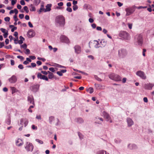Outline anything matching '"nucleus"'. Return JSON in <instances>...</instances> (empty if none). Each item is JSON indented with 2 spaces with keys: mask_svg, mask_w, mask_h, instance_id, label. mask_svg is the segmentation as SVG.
Segmentation results:
<instances>
[{
  "mask_svg": "<svg viewBox=\"0 0 154 154\" xmlns=\"http://www.w3.org/2000/svg\"><path fill=\"white\" fill-rule=\"evenodd\" d=\"M87 91L89 92L91 94L94 91L93 89L91 87H90L87 90Z\"/></svg>",
  "mask_w": 154,
  "mask_h": 154,
  "instance_id": "nucleus-27",
  "label": "nucleus"
},
{
  "mask_svg": "<svg viewBox=\"0 0 154 154\" xmlns=\"http://www.w3.org/2000/svg\"><path fill=\"white\" fill-rule=\"evenodd\" d=\"M20 124L22 125H23V123L24 125V126L26 127L28 124V122L27 120V119H20Z\"/></svg>",
  "mask_w": 154,
  "mask_h": 154,
  "instance_id": "nucleus-11",
  "label": "nucleus"
},
{
  "mask_svg": "<svg viewBox=\"0 0 154 154\" xmlns=\"http://www.w3.org/2000/svg\"><path fill=\"white\" fill-rule=\"evenodd\" d=\"M46 12V11L45 10V9L44 8V6L43 5H41V8L39 11V14L40 13L42 12Z\"/></svg>",
  "mask_w": 154,
  "mask_h": 154,
  "instance_id": "nucleus-22",
  "label": "nucleus"
},
{
  "mask_svg": "<svg viewBox=\"0 0 154 154\" xmlns=\"http://www.w3.org/2000/svg\"><path fill=\"white\" fill-rule=\"evenodd\" d=\"M27 35L29 38H31L33 37L35 35L34 31L32 29L29 30L28 32Z\"/></svg>",
  "mask_w": 154,
  "mask_h": 154,
  "instance_id": "nucleus-16",
  "label": "nucleus"
},
{
  "mask_svg": "<svg viewBox=\"0 0 154 154\" xmlns=\"http://www.w3.org/2000/svg\"><path fill=\"white\" fill-rule=\"evenodd\" d=\"M31 65L32 67H34L36 66V65L35 63H31Z\"/></svg>",
  "mask_w": 154,
  "mask_h": 154,
  "instance_id": "nucleus-54",
  "label": "nucleus"
},
{
  "mask_svg": "<svg viewBox=\"0 0 154 154\" xmlns=\"http://www.w3.org/2000/svg\"><path fill=\"white\" fill-rule=\"evenodd\" d=\"M8 80L11 83H14L17 81V78L16 76L13 75Z\"/></svg>",
  "mask_w": 154,
  "mask_h": 154,
  "instance_id": "nucleus-10",
  "label": "nucleus"
},
{
  "mask_svg": "<svg viewBox=\"0 0 154 154\" xmlns=\"http://www.w3.org/2000/svg\"><path fill=\"white\" fill-rule=\"evenodd\" d=\"M119 36L125 39H128L129 38V34L125 31H121L119 34Z\"/></svg>",
  "mask_w": 154,
  "mask_h": 154,
  "instance_id": "nucleus-5",
  "label": "nucleus"
},
{
  "mask_svg": "<svg viewBox=\"0 0 154 154\" xmlns=\"http://www.w3.org/2000/svg\"><path fill=\"white\" fill-rule=\"evenodd\" d=\"M106 42L104 40H102L99 42V46L100 47L102 48L104 47L106 45Z\"/></svg>",
  "mask_w": 154,
  "mask_h": 154,
  "instance_id": "nucleus-19",
  "label": "nucleus"
},
{
  "mask_svg": "<svg viewBox=\"0 0 154 154\" xmlns=\"http://www.w3.org/2000/svg\"><path fill=\"white\" fill-rule=\"evenodd\" d=\"M75 52L77 53H79L81 51V48L78 45L75 46L74 47Z\"/></svg>",
  "mask_w": 154,
  "mask_h": 154,
  "instance_id": "nucleus-20",
  "label": "nucleus"
},
{
  "mask_svg": "<svg viewBox=\"0 0 154 154\" xmlns=\"http://www.w3.org/2000/svg\"><path fill=\"white\" fill-rule=\"evenodd\" d=\"M39 88V86L37 85H35L32 86L30 87V89L33 92L37 91Z\"/></svg>",
  "mask_w": 154,
  "mask_h": 154,
  "instance_id": "nucleus-13",
  "label": "nucleus"
},
{
  "mask_svg": "<svg viewBox=\"0 0 154 154\" xmlns=\"http://www.w3.org/2000/svg\"><path fill=\"white\" fill-rule=\"evenodd\" d=\"M28 101L30 103L33 105H35L34 99L32 96H30L28 97Z\"/></svg>",
  "mask_w": 154,
  "mask_h": 154,
  "instance_id": "nucleus-14",
  "label": "nucleus"
},
{
  "mask_svg": "<svg viewBox=\"0 0 154 154\" xmlns=\"http://www.w3.org/2000/svg\"><path fill=\"white\" fill-rule=\"evenodd\" d=\"M57 73L60 76H62L63 75V73H62V72L61 71H57Z\"/></svg>",
  "mask_w": 154,
  "mask_h": 154,
  "instance_id": "nucleus-51",
  "label": "nucleus"
},
{
  "mask_svg": "<svg viewBox=\"0 0 154 154\" xmlns=\"http://www.w3.org/2000/svg\"><path fill=\"white\" fill-rule=\"evenodd\" d=\"M136 75L140 77L141 79H146V76L144 72L141 71H138L136 72Z\"/></svg>",
  "mask_w": 154,
  "mask_h": 154,
  "instance_id": "nucleus-7",
  "label": "nucleus"
},
{
  "mask_svg": "<svg viewBox=\"0 0 154 154\" xmlns=\"http://www.w3.org/2000/svg\"><path fill=\"white\" fill-rule=\"evenodd\" d=\"M18 67L20 69H23V66L22 64H20L18 66Z\"/></svg>",
  "mask_w": 154,
  "mask_h": 154,
  "instance_id": "nucleus-50",
  "label": "nucleus"
},
{
  "mask_svg": "<svg viewBox=\"0 0 154 154\" xmlns=\"http://www.w3.org/2000/svg\"><path fill=\"white\" fill-rule=\"evenodd\" d=\"M135 39L140 46H142L143 43V38L142 35L140 34L137 35L135 36Z\"/></svg>",
  "mask_w": 154,
  "mask_h": 154,
  "instance_id": "nucleus-3",
  "label": "nucleus"
},
{
  "mask_svg": "<svg viewBox=\"0 0 154 154\" xmlns=\"http://www.w3.org/2000/svg\"><path fill=\"white\" fill-rule=\"evenodd\" d=\"M17 2V0H12L11 4L12 5H14Z\"/></svg>",
  "mask_w": 154,
  "mask_h": 154,
  "instance_id": "nucleus-39",
  "label": "nucleus"
},
{
  "mask_svg": "<svg viewBox=\"0 0 154 154\" xmlns=\"http://www.w3.org/2000/svg\"><path fill=\"white\" fill-rule=\"evenodd\" d=\"M109 78L115 81H119L121 80L122 78L119 75L112 73L109 75Z\"/></svg>",
  "mask_w": 154,
  "mask_h": 154,
  "instance_id": "nucleus-2",
  "label": "nucleus"
},
{
  "mask_svg": "<svg viewBox=\"0 0 154 154\" xmlns=\"http://www.w3.org/2000/svg\"><path fill=\"white\" fill-rule=\"evenodd\" d=\"M95 87L97 88H99L101 87V85L99 84H95Z\"/></svg>",
  "mask_w": 154,
  "mask_h": 154,
  "instance_id": "nucleus-41",
  "label": "nucleus"
},
{
  "mask_svg": "<svg viewBox=\"0 0 154 154\" xmlns=\"http://www.w3.org/2000/svg\"><path fill=\"white\" fill-rule=\"evenodd\" d=\"M24 10L26 11V13H28L29 12L28 8L26 6H25L23 8Z\"/></svg>",
  "mask_w": 154,
  "mask_h": 154,
  "instance_id": "nucleus-33",
  "label": "nucleus"
},
{
  "mask_svg": "<svg viewBox=\"0 0 154 154\" xmlns=\"http://www.w3.org/2000/svg\"><path fill=\"white\" fill-rule=\"evenodd\" d=\"M78 8V7L77 5H73V9L74 11H76Z\"/></svg>",
  "mask_w": 154,
  "mask_h": 154,
  "instance_id": "nucleus-37",
  "label": "nucleus"
},
{
  "mask_svg": "<svg viewBox=\"0 0 154 154\" xmlns=\"http://www.w3.org/2000/svg\"><path fill=\"white\" fill-rule=\"evenodd\" d=\"M28 24L29 25V26L31 28H32L33 27V26L32 24L30 22H28Z\"/></svg>",
  "mask_w": 154,
  "mask_h": 154,
  "instance_id": "nucleus-59",
  "label": "nucleus"
},
{
  "mask_svg": "<svg viewBox=\"0 0 154 154\" xmlns=\"http://www.w3.org/2000/svg\"><path fill=\"white\" fill-rule=\"evenodd\" d=\"M97 154H104L103 150H100L97 152Z\"/></svg>",
  "mask_w": 154,
  "mask_h": 154,
  "instance_id": "nucleus-42",
  "label": "nucleus"
},
{
  "mask_svg": "<svg viewBox=\"0 0 154 154\" xmlns=\"http://www.w3.org/2000/svg\"><path fill=\"white\" fill-rule=\"evenodd\" d=\"M36 63L38 65H41L42 64V62L41 61L39 60L37 61L36 62Z\"/></svg>",
  "mask_w": 154,
  "mask_h": 154,
  "instance_id": "nucleus-63",
  "label": "nucleus"
},
{
  "mask_svg": "<svg viewBox=\"0 0 154 154\" xmlns=\"http://www.w3.org/2000/svg\"><path fill=\"white\" fill-rule=\"evenodd\" d=\"M118 53L119 56L121 58L124 57L127 54V51L124 49H121L119 50Z\"/></svg>",
  "mask_w": 154,
  "mask_h": 154,
  "instance_id": "nucleus-6",
  "label": "nucleus"
},
{
  "mask_svg": "<svg viewBox=\"0 0 154 154\" xmlns=\"http://www.w3.org/2000/svg\"><path fill=\"white\" fill-rule=\"evenodd\" d=\"M30 10L31 11H35L36 10L35 8V7H34L33 5L31 4L30 5Z\"/></svg>",
  "mask_w": 154,
  "mask_h": 154,
  "instance_id": "nucleus-25",
  "label": "nucleus"
},
{
  "mask_svg": "<svg viewBox=\"0 0 154 154\" xmlns=\"http://www.w3.org/2000/svg\"><path fill=\"white\" fill-rule=\"evenodd\" d=\"M66 10L69 12H72V8H70V7H67V8H66Z\"/></svg>",
  "mask_w": 154,
  "mask_h": 154,
  "instance_id": "nucleus-38",
  "label": "nucleus"
},
{
  "mask_svg": "<svg viewBox=\"0 0 154 154\" xmlns=\"http://www.w3.org/2000/svg\"><path fill=\"white\" fill-rule=\"evenodd\" d=\"M43 75H42L41 73H38L37 74V77L40 79H41V78L42 77Z\"/></svg>",
  "mask_w": 154,
  "mask_h": 154,
  "instance_id": "nucleus-35",
  "label": "nucleus"
},
{
  "mask_svg": "<svg viewBox=\"0 0 154 154\" xmlns=\"http://www.w3.org/2000/svg\"><path fill=\"white\" fill-rule=\"evenodd\" d=\"M154 86V84L149 83L145 84L144 85V88L146 89L151 90Z\"/></svg>",
  "mask_w": 154,
  "mask_h": 154,
  "instance_id": "nucleus-9",
  "label": "nucleus"
},
{
  "mask_svg": "<svg viewBox=\"0 0 154 154\" xmlns=\"http://www.w3.org/2000/svg\"><path fill=\"white\" fill-rule=\"evenodd\" d=\"M5 20L6 21H9L10 18L9 17H6L5 18Z\"/></svg>",
  "mask_w": 154,
  "mask_h": 154,
  "instance_id": "nucleus-46",
  "label": "nucleus"
},
{
  "mask_svg": "<svg viewBox=\"0 0 154 154\" xmlns=\"http://www.w3.org/2000/svg\"><path fill=\"white\" fill-rule=\"evenodd\" d=\"M14 19L15 22H17V21L18 20V19L17 18V16L16 15H15L14 16Z\"/></svg>",
  "mask_w": 154,
  "mask_h": 154,
  "instance_id": "nucleus-44",
  "label": "nucleus"
},
{
  "mask_svg": "<svg viewBox=\"0 0 154 154\" xmlns=\"http://www.w3.org/2000/svg\"><path fill=\"white\" fill-rule=\"evenodd\" d=\"M1 31L3 33H5V29L3 28L0 29Z\"/></svg>",
  "mask_w": 154,
  "mask_h": 154,
  "instance_id": "nucleus-64",
  "label": "nucleus"
},
{
  "mask_svg": "<svg viewBox=\"0 0 154 154\" xmlns=\"http://www.w3.org/2000/svg\"><path fill=\"white\" fill-rule=\"evenodd\" d=\"M26 52H25V53L26 54H29L30 53V51L28 49H26Z\"/></svg>",
  "mask_w": 154,
  "mask_h": 154,
  "instance_id": "nucleus-43",
  "label": "nucleus"
},
{
  "mask_svg": "<svg viewBox=\"0 0 154 154\" xmlns=\"http://www.w3.org/2000/svg\"><path fill=\"white\" fill-rule=\"evenodd\" d=\"M49 70L50 71H51L52 72H54L55 71V70L54 68L53 67H51L49 68Z\"/></svg>",
  "mask_w": 154,
  "mask_h": 154,
  "instance_id": "nucleus-55",
  "label": "nucleus"
},
{
  "mask_svg": "<svg viewBox=\"0 0 154 154\" xmlns=\"http://www.w3.org/2000/svg\"><path fill=\"white\" fill-rule=\"evenodd\" d=\"M78 135L80 138V139H82L83 138V136L82 134L80 132H79L78 133Z\"/></svg>",
  "mask_w": 154,
  "mask_h": 154,
  "instance_id": "nucleus-49",
  "label": "nucleus"
},
{
  "mask_svg": "<svg viewBox=\"0 0 154 154\" xmlns=\"http://www.w3.org/2000/svg\"><path fill=\"white\" fill-rule=\"evenodd\" d=\"M4 46V42H0V48H2Z\"/></svg>",
  "mask_w": 154,
  "mask_h": 154,
  "instance_id": "nucleus-48",
  "label": "nucleus"
},
{
  "mask_svg": "<svg viewBox=\"0 0 154 154\" xmlns=\"http://www.w3.org/2000/svg\"><path fill=\"white\" fill-rule=\"evenodd\" d=\"M24 17V15L23 14H20L19 15V17L21 19H23Z\"/></svg>",
  "mask_w": 154,
  "mask_h": 154,
  "instance_id": "nucleus-47",
  "label": "nucleus"
},
{
  "mask_svg": "<svg viewBox=\"0 0 154 154\" xmlns=\"http://www.w3.org/2000/svg\"><path fill=\"white\" fill-rule=\"evenodd\" d=\"M60 39L62 42L65 43H68L69 42L68 38L64 35L61 36L60 37Z\"/></svg>",
  "mask_w": 154,
  "mask_h": 154,
  "instance_id": "nucleus-12",
  "label": "nucleus"
},
{
  "mask_svg": "<svg viewBox=\"0 0 154 154\" xmlns=\"http://www.w3.org/2000/svg\"><path fill=\"white\" fill-rule=\"evenodd\" d=\"M94 78L96 79L98 81L101 82L102 81V80L100 78H99L97 75H94Z\"/></svg>",
  "mask_w": 154,
  "mask_h": 154,
  "instance_id": "nucleus-31",
  "label": "nucleus"
},
{
  "mask_svg": "<svg viewBox=\"0 0 154 154\" xmlns=\"http://www.w3.org/2000/svg\"><path fill=\"white\" fill-rule=\"evenodd\" d=\"M143 101L144 102L146 103H147L148 102V99L146 97H145L143 99Z\"/></svg>",
  "mask_w": 154,
  "mask_h": 154,
  "instance_id": "nucleus-62",
  "label": "nucleus"
},
{
  "mask_svg": "<svg viewBox=\"0 0 154 154\" xmlns=\"http://www.w3.org/2000/svg\"><path fill=\"white\" fill-rule=\"evenodd\" d=\"M127 122L128 126L129 127L131 126L134 124V122L133 120L130 118H128L127 119Z\"/></svg>",
  "mask_w": 154,
  "mask_h": 154,
  "instance_id": "nucleus-18",
  "label": "nucleus"
},
{
  "mask_svg": "<svg viewBox=\"0 0 154 154\" xmlns=\"http://www.w3.org/2000/svg\"><path fill=\"white\" fill-rule=\"evenodd\" d=\"M21 48H24V49H26L27 48V45L26 44H24L20 46Z\"/></svg>",
  "mask_w": 154,
  "mask_h": 154,
  "instance_id": "nucleus-34",
  "label": "nucleus"
},
{
  "mask_svg": "<svg viewBox=\"0 0 154 154\" xmlns=\"http://www.w3.org/2000/svg\"><path fill=\"white\" fill-rule=\"evenodd\" d=\"M41 79H42L46 81H48V78H47V77L45 75H43L42 77L41 78Z\"/></svg>",
  "mask_w": 154,
  "mask_h": 154,
  "instance_id": "nucleus-32",
  "label": "nucleus"
},
{
  "mask_svg": "<svg viewBox=\"0 0 154 154\" xmlns=\"http://www.w3.org/2000/svg\"><path fill=\"white\" fill-rule=\"evenodd\" d=\"M76 121L78 123L81 124L83 123L84 122V120L83 119L81 118H78L76 119Z\"/></svg>",
  "mask_w": 154,
  "mask_h": 154,
  "instance_id": "nucleus-21",
  "label": "nucleus"
},
{
  "mask_svg": "<svg viewBox=\"0 0 154 154\" xmlns=\"http://www.w3.org/2000/svg\"><path fill=\"white\" fill-rule=\"evenodd\" d=\"M34 4L36 5H38L39 3L40 0H34Z\"/></svg>",
  "mask_w": 154,
  "mask_h": 154,
  "instance_id": "nucleus-28",
  "label": "nucleus"
},
{
  "mask_svg": "<svg viewBox=\"0 0 154 154\" xmlns=\"http://www.w3.org/2000/svg\"><path fill=\"white\" fill-rule=\"evenodd\" d=\"M55 22L60 26H63L65 23V19L62 15H59L56 17Z\"/></svg>",
  "mask_w": 154,
  "mask_h": 154,
  "instance_id": "nucleus-1",
  "label": "nucleus"
},
{
  "mask_svg": "<svg viewBox=\"0 0 154 154\" xmlns=\"http://www.w3.org/2000/svg\"><path fill=\"white\" fill-rule=\"evenodd\" d=\"M18 32H14V35L15 36L16 38L17 39H18Z\"/></svg>",
  "mask_w": 154,
  "mask_h": 154,
  "instance_id": "nucleus-57",
  "label": "nucleus"
},
{
  "mask_svg": "<svg viewBox=\"0 0 154 154\" xmlns=\"http://www.w3.org/2000/svg\"><path fill=\"white\" fill-rule=\"evenodd\" d=\"M102 116L105 117L107 119V121H109L110 120V117L109 115L105 111H103L102 112Z\"/></svg>",
  "mask_w": 154,
  "mask_h": 154,
  "instance_id": "nucleus-15",
  "label": "nucleus"
},
{
  "mask_svg": "<svg viewBox=\"0 0 154 154\" xmlns=\"http://www.w3.org/2000/svg\"><path fill=\"white\" fill-rule=\"evenodd\" d=\"M14 12L15 13V15H16L18 13V11L16 8L14 9Z\"/></svg>",
  "mask_w": 154,
  "mask_h": 154,
  "instance_id": "nucleus-61",
  "label": "nucleus"
},
{
  "mask_svg": "<svg viewBox=\"0 0 154 154\" xmlns=\"http://www.w3.org/2000/svg\"><path fill=\"white\" fill-rule=\"evenodd\" d=\"M35 140L40 144H42L43 143V142L42 141L38 139H36Z\"/></svg>",
  "mask_w": 154,
  "mask_h": 154,
  "instance_id": "nucleus-36",
  "label": "nucleus"
},
{
  "mask_svg": "<svg viewBox=\"0 0 154 154\" xmlns=\"http://www.w3.org/2000/svg\"><path fill=\"white\" fill-rule=\"evenodd\" d=\"M125 11L126 12V15L129 16L132 14L134 11V10L131 8H126Z\"/></svg>",
  "mask_w": 154,
  "mask_h": 154,
  "instance_id": "nucleus-8",
  "label": "nucleus"
},
{
  "mask_svg": "<svg viewBox=\"0 0 154 154\" xmlns=\"http://www.w3.org/2000/svg\"><path fill=\"white\" fill-rule=\"evenodd\" d=\"M8 31L7 32H5L4 33V35H3V36H4V37L5 38H6L7 37V36H8Z\"/></svg>",
  "mask_w": 154,
  "mask_h": 154,
  "instance_id": "nucleus-60",
  "label": "nucleus"
},
{
  "mask_svg": "<svg viewBox=\"0 0 154 154\" xmlns=\"http://www.w3.org/2000/svg\"><path fill=\"white\" fill-rule=\"evenodd\" d=\"M54 117L53 116H51L49 118V122L51 124L52 121L54 120Z\"/></svg>",
  "mask_w": 154,
  "mask_h": 154,
  "instance_id": "nucleus-29",
  "label": "nucleus"
},
{
  "mask_svg": "<svg viewBox=\"0 0 154 154\" xmlns=\"http://www.w3.org/2000/svg\"><path fill=\"white\" fill-rule=\"evenodd\" d=\"M25 148L27 151L32 152L34 148V146L31 143L27 142L25 146Z\"/></svg>",
  "mask_w": 154,
  "mask_h": 154,
  "instance_id": "nucleus-4",
  "label": "nucleus"
},
{
  "mask_svg": "<svg viewBox=\"0 0 154 154\" xmlns=\"http://www.w3.org/2000/svg\"><path fill=\"white\" fill-rule=\"evenodd\" d=\"M48 77L49 79H52L54 77V75L52 72H50L48 74Z\"/></svg>",
  "mask_w": 154,
  "mask_h": 154,
  "instance_id": "nucleus-30",
  "label": "nucleus"
},
{
  "mask_svg": "<svg viewBox=\"0 0 154 154\" xmlns=\"http://www.w3.org/2000/svg\"><path fill=\"white\" fill-rule=\"evenodd\" d=\"M29 57L31 59L33 60H35L36 58L35 56H29Z\"/></svg>",
  "mask_w": 154,
  "mask_h": 154,
  "instance_id": "nucleus-58",
  "label": "nucleus"
},
{
  "mask_svg": "<svg viewBox=\"0 0 154 154\" xmlns=\"http://www.w3.org/2000/svg\"><path fill=\"white\" fill-rule=\"evenodd\" d=\"M11 89L12 91V94L15 93L17 91V89L14 87H11Z\"/></svg>",
  "mask_w": 154,
  "mask_h": 154,
  "instance_id": "nucleus-26",
  "label": "nucleus"
},
{
  "mask_svg": "<svg viewBox=\"0 0 154 154\" xmlns=\"http://www.w3.org/2000/svg\"><path fill=\"white\" fill-rule=\"evenodd\" d=\"M78 72L79 73H81L84 75H88V74L86 73H85V72H82V71H78Z\"/></svg>",
  "mask_w": 154,
  "mask_h": 154,
  "instance_id": "nucleus-52",
  "label": "nucleus"
},
{
  "mask_svg": "<svg viewBox=\"0 0 154 154\" xmlns=\"http://www.w3.org/2000/svg\"><path fill=\"white\" fill-rule=\"evenodd\" d=\"M17 27L16 26H14L11 29V31L12 32H14L15 30H16L17 29Z\"/></svg>",
  "mask_w": 154,
  "mask_h": 154,
  "instance_id": "nucleus-56",
  "label": "nucleus"
},
{
  "mask_svg": "<svg viewBox=\"0 0 154 154\" xmlns=\"http://www.w3.org/2000/svg\"><path fill=\"white\" fill-rule=\"evenodd\" d=\"M95 45H94V47L96 48H100L99 46V42L95 40Z\"/></svg>",
  "mask_w": 154,
  "mask_h": 154,
  "instance_id": "nucleus-24",
  "label": "nucleus"
},
{
  "mask_svg": "<svg viewBox=\"0 0 154 154\" xmlns=\"http://www.w3.org/2000/svg\"><path fill=\"white\" fill-rule=\"evenodd\" d=\"M32 128L33 130H37V127L34 125H32Z\"/></svg>",
  "mask_w": 154,
  "mask_h": 154,
  "instance_id": "nucleus-45",
  "label": "nucleus"
},
{
  "mask_svg": "<svg viewBox=\"0 0 154 154\" xmlns=\"http://www.w3.org/2000/svg\"><path fill=\"white\" fill-rule=\"evenodd\" d=\"M51 4H48L46 6V9H45V10L46 11H50L51 10Z\"/></svg>",
  "mask_w": 154,
  "mask_h": 154,
  "instance_id": "nucleus-23",
  "label": "nucleus"
},
{
  "mask_svg": "<svg viewBox=\"0 0 154 154\" xmlns=\"http://www.w3.org/2000/svg\"><path fill=\"white\" fill-rule=\"evenodd\" d=\"M20 3L22 5H24L25 4V2L23 0H22L20 1Z\"/></svg>",
  "mask_w": 154,
  "mask_h": 154,
  "instance_id": "nucleus-53",
  "label": "nucleus"
},
{
  "mask_svg": "<svg viewBox=\"0 0 154 154\" xmlns=\"http://www.w3.org/2000/svg\"><path fill=\"white\" fill-rule=\"evenodd\" d=\"M23 144V142L21 139H18L16 142V144L18 146H21Z\"/></svg>",
  "mask_w": 154,
  "mask_h": 154,
  "instance_id": "nucleus-17",
  "label": "nucleus"
},
{
  "mask_svg": "<svg viewBox=\"0 0 154 154\" xmlns=\"http://www.w3.org/2000/svg\"><path fill=\"white\" fill-rule=\"evenodd\" d=\"M5 48L7 49H11L12 47V46L10 45L8 46H5Z\"/></svg>",
  "mask_w": 154,
  "mask_h": 154,
  "instance_id": "nucleus-40",
  "label": "nucleus"
}]
</instances>
